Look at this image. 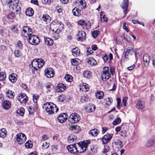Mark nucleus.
I'll list each match as a JSON object with an SVG mask.
<instances>
[{
	"label": "nucleus",
	"instance_id": "052dcab7",
	"mask_svg": "<svg viewBox=\"0 0 155 155\" xmlns=\"http://www.w3.org/2000/svg\"><path fill=\"white\" fill-rule=\"evenodd\" d=\"M83 87L86 89V91H87L89 89V86L88 84L86 83H84L83 84Z\"/></svg>",
	"mask_w": 155,
	"mask_h": 155
},
{
	"label": "nucleus",
	"instance_id": "aec40b11",
	"mask_svg": "<svg viewBox=\"0 0 155 155\" xmlns=\"http://www.w3.org/2000/svg\"><path fill=\"white\" fill-rule=\"evenodd\" d=\"M70 129L75 133H78L81 130L80 127L78 125H71L70 127Z\"/></svg>",
	"mask_w": 155,
	"mask_h": 155
},
{
	"label": "nucleus",
	"instance_id": "c756f323",
	"mask_svg": "<svg viewBox=\"0 0 155 155\" xmlns=\"http://www.w3.org/2000/svg\"><path fill=\"white\" fill-rule=\"evenodd\" d=\"M42 19L44 21L47 22L46 23L50 22L51 21L50 16L46 14L43 15Z\"/></svg>",
	"mask_w": 155,
	"mask_h": 155
},
{
	"label": "nucleus",
	"instance_id": "864d4df0",
	"mask_svg": "<svg viewBox=\"0 0 155 155\" xmlns=\"http://www.w3.org/2000/svg\"><path fill=\"white\" fill-rule=\"evenodd\" d=\"M99 34V31L97 30L94 31L92 33L93 37L94 38H96Z\"/></svg>",
	"mask_w": 155,
	"mask_h": 155
},
{
	"label": "nucleus",
	"instance_id": "2f4dec72",
	"mask_svg": "<svg viewBox=\"0 0 155 155\" xmlns=\"http://www.w3.org/2000/svg\"><path fill=\"white\" fill-rule=\"evenodd\" d=\"M6 135V130L4 128H2L0 130V137H5Z\"/></svg>",
	"mask_w": 155,
	"mask_h": 155
},
{
	"label": "nucleus",
	"instance_id": "393cba45",
	"mask_svg": "<svg viewBox=\"0 0 155 155\" xmlns=\"http://www.w3.org/2000/svg\"><path fill=\"white\" fill-rule=\"evenodd\" d=\"M104 96V92L101 91H98L95 94V96L97 99L101 100L102 99Z\"/></svg>",
	"mask_w": 155,
	"mask_h": 155
},
{
	"label": "nucleus",
	"instance_id": "8fccbe9b",
	"mask_svg": "<svg viewBox=\"0 0 155 155\" xmlns=\"http://www.w3.org/2000/svg\"><path fill=\"white\" fill-rule=\"evenodd\" d=\"M15 13L13 12H10L7 15V17L8 18L13 19L15 17Z\"/></svg>",
	"mask_w": 155,
	"mask_h": 155
},
{
	"label": "nucleus",
	"instance_id": "0e129e2a",
	"mask_svg": "<svg viewBox=\"0 0 155 155\" xmlns=\"http://www.w3.org/2000/svg\"><path fill=\"white\" fill-rule=\"evenodd\" d=\"M93 52L92 50L90 48H88L86 52L87 55H89L92 54Z\"/></svg>",
	"mask_w": 155,
	"mask_h": 155
},
{
	"label": "nucleus",
	"instance_id": "7ed1b4c3",
	"mask_svg": "<svg viewBox=\"0 0 155 155\" xmlns=\"http://www.w3.org/2000/svg\"><path fill=\"white\" fill-rule=\"evenodd\" d=\"M43 108L50 114L57 112L58 110V108L55 104L51 102H47L43 104Z\"/></svg>",
	"mask_w": 155,
	"mask_h": 155
},
{
	"label": "nucleus",
	"instance_id": "6e6552de",
	"mask_svg": "<svg viewBox=\"0 0 155 155\" xmlns=\"http://www.w3.org/2000/svg\"><path fill=\"white\" fill-rule=\"evenodd\" d=\"M16 139L18 143L21 144L24 143L26 139L25 135L23 133H20L16 135Z\"/></svg>",
	"mask_w": 155,
	"mask_h": 155
},
{
	"label": "nucleus",
	"instance_id": "bb28decb",
	"mask_svg": "<svg viewBox=\"0 0 155 155\" xmlns=\"http://www.w3.org/2000/svg\"><path fill=\"white\" fill-rule=\"evenodd\" d=\"M112 143L115 145L118 148H121L123 146L122 142L120 140H115Z\"/></svg>",
	"mask_w": 155,
	"mask_h": 155
},
{
	"label": "nucleus",
	"instance_id": "6ab92c4d",
	"mask_svg": "<svg viewBox=\"0 0 155 155\" xmlns=\"http://www.w3.org/2000/svg\"><path fill=\"white\" fill-rule=\"evenodd\" d=\"M66 89V86L63 84H60L57 87L56 90L58 92L63 91Z\"/></svg>",
	"mask_w": 155,
	"mask_h": 155
},
{
	"label": "nucleus",
	"instance_id": "a878e982",
	"mask_svg": "<svg viewBox=\"0 0 155 155\" xmlns=\"http://www.w3.org/2000/svg\"><path fill=\"white\" fill-rule=\"evenodd\" d=\"M72 13L75 16H79L81 15V11L77 8H74L72 9Z\"/></svg>",
	"mask_w": 155,
	"mask_h": 155
},
{
	"label": "nucleus",
	"instance_id": "de8ad7c7",
	"mask_svg": "<svg viewBox=\"0 0 155 155\" xmlns=\"http://www.w3.org/2000/svg\"><path fill=\"white\" fill-rule=\"evenodd\" d=\"M91 27V24L89 22H86L84 25L83 27L84 29L88 30Z\"/></svg>",
	"mask_w": 155,
	"mask_h": 155
},
{
	"label": "nucleus",
	"instance_id": "e2e57ef3",
	"mask_svg": "<svg viewBox=\"0 0 155 155\" xmlns=\"http://www.w3.org/2000/svg\"><path fill=\"white\" fill-rule=\"evenodd\" d=\"M52 0H42V2L45 4H50L52 2Z\"/></svg>",
	"mask_w": 155,
	"mask_h": 155
},
{
	"label": "nucleus",
	"instance_id": "2eb2a0df",
	"mask_svg": "<svg viewBox=\"0 0 155 155\" xmlns=\"http://www.w3.org/2000/svg\"><path fill=\"white\" fill-rule=\"evenodd\" d=\"M128 0H124L122 6V8L123 10L124 14L126 15L127 12V9L129 5Z\"/></svg>",
	"mask_w": 155,
	"mask_h": 155
},
{
	"label": "nucleus",
	"instance_id": "774afa93",
	"mask_svg": "<svg viewBox=\"0 0 155 155\" xmlns=\"http://www.w3.org/2000/svg\"><path fill=\"white\" fill-rule=\"evenodd\" d=\"M120 135L123 137H125L127 135V131L125 130H122L120 132Z\"/></svg>",
	"mask_w": 155,
	"mask_h": 155
},
{
	"label": "nucleus",
	"instance_id": "5701e85b",
	"mask_svg": "<svg viewBox=\"0 0 155 155\" xmlns=\"http://www.w3.org/2000/svg\"><path fill=\"white\" fill-rule=\"evenodd\" d=\"M136 108L139 110H142L144 108V105L143 104L142 101L139 100L136 105Z\"/></svg>",
	"mask_w": 155,
	"mask_h": 155
},
{
	"label": "nucleus",
	"instance_id": "473e14b6",
	"mask_svg": "<svg viewBox=\"0 0 155 155\" xmlns=\"http://www.w3.org/2000/svg\"><path fill=\"white\" fill-rule=\"evenodd\" d=\"M83 75L85 78L88 79L90 78L91 76V73L88 71H84Z\"/></svg>",
	"mask_w": 155,
	"mask_h": 155
},
{
	"label": "nucleus",
	"instance_id": "a18cd8bd",
	"mask_svg": "<svg viewBox=\"0 0 155 155\" xmlns=\"http://www.w3.org/2000/svg\"><path fill=\"white\" fill-rule=\"evenodd\" d=\"M25 146L27 148H31L33 146V144L31 141H28L25 143Z\"/></svg>",
	"mask_w": 155,
	"mask_h": 155
},
{
	"label": "nucleus",
	"instance_id": "f03ea898",
	"mask_svg": "<svg viewBox=\"0 0 155 155\" xmlns=\"http://www.w3.org/2000/svg\"><path fill=\"white\" fill-rule=\"evenodd\" d=\"M50 28L51 30L54 32V35L55 38H58L59 37V33L64 28V25L61 22L56 20L51 23Z\"/></svg>",
	"mask_w": 155,
	"mask_h": 155
},
{
	"label": "nucleus",
	"instance_id": "a19ab883",
	"mask_svg": "<svg viewBox=\"0 0 155 155\" xmlns=\"http://www.w3.org/2000/svg\"><path fill=\"white\" fill-rule=\"evenodd\" d=\"M64 78L66 81L68 82H71L72 81V77L69 74L66 75Z\"/></svg>",
	"mask_w": 155,
	"mask_h": 155
},
{
	"label": "nucleus",
	"instance_id": "20e7f679",
	"mask_svg": "<svg viewBox=\"0 0 155 155\" xmlns=\"http://www.w3.org/2000/svg\"><path fill=\"white\" fill-rule=\"evenodd\" d=\"M8 4L9 5V7L15 11L17 13L21 12V9L19 5L18 0H10Z\"/></svg>",
	"mask_w": 155,
	"mask_h": 155
},
{
	"label": "nucleus",
	"instance_id": "a211bd4d",
	"mask_svg": "<svg viewBox=\"0 0 155 155\" xmlns=\"http://www.w3.org/2000/svg\"><path fill=\"white\" fill-rule=\"evenodd\" d=\"M134 50L131 47H128L126 50V52L125 54V57L126 58H128V54L132 55L133 54Z\"/></svg>",
	"mask_w": 155,
	"mask_h": 155
},
{
	"label": "nucleus",
	"instance_id": "37998d69",
	"mask_svg": "<svg viewBox=\"0 0 155 155\" xmlns=\"http://www.w3.org/2000/svg\"><path fill=\"white\" fill-rule=\"evenodd\" d=\"M121 121L120 118L117 117L113 122V124L114 125H116L119 124Z\"/></svg>",
	"mask_w": 155,
	"mask_h": 155
},
{
	"label": "nucleus",
	"instance_id": "0eeeda50",
	"mask_svg": "<svg viewBox=\"0 0 155 155\" xmlns=\"http://www.w3.org/2000/svg\"><path fill=\"white\" fill-rule=\"evenodd\" d=\"M28 41L30 44L34 45H37L40 42L38 36L32 35L29 37Z\"/></svg>",
	"mask_w": 155,
	"mask_h": 155
},
{
	"label": "nucleus",
	"instance_id": "5fc2aeb1",
	"mask_svg": "<svg viewBox=\"0 0 155 155\" xmlns=\"http://www.w3.org/2000/svg\"><path fill=\"white\" fill-rule=\"evenodd\" d=\"M33 101L35 103H37L39 97L38 95L34 94L33 95Z\"/></svg>",
	"mask_w": 155,
	"mask_h": 155
},
{
	"label": "nucleus",
	"instance_id": "7c9ffc66",
	"mask_svg": "<svg viewBox=\"0 0 155 155\" xmlns=\"http://www.w3.org/2000/svg\"><path fill=\"white\" fill-rule=\"evenodd\" d=\"M3 105L5 109L7 110L10 108L11 104L9 101H4L3 103Z\"/></svg>",
	"mask_w": 155,
	"mask_h": 155
},
{
	"label": "nucleus",
	"instance_id": "69168bd1",
	"mask_svg": "<svg viewBox=\"0 0 155 155\" xmlns=\"http://www.w3.org/2000/svg\"><path fill=\"white\" fill-rule=\"evenodd\" d=\"M28 111L29 112L30 114L32 115L33 114L34 112V110L31 107H29L28 109Z\"/></svg>",
	"mask_w": 155,
	"mask_h": 155
},
{
	"label": "nucleus",
	"instance_id": "4468645a",
	"mask_svg": "<svg viewBox=\"0 0 155 155\" xmlns=\"http://www.w3.org/2000/svg\"><path fill=\"white\" fill-rule=\"evenodd\" d=\"M68 118L67 114L66 113L61 114L58 117V121L61 123L65 122Z\"/></svg>",
	"mask_w": 155,
	"mask_h": 155
},
{
	"label": "nucleus",
	"instance_id": "e433bc0d",
	"mask_svg": "<svg viewBox=\"0 0 155 155\" xmlns=\"http://www.w3.org/2000/svg\"><path fill=\"white\" fill-rule=\"evenodd\" d=\"M25 110L23 107H21L18 109L17 110V113L21 116H23L25 113Z\"/></svg>",
	"mask_w": 155,
	"mask_h": 155
},
{
	"label": "nucleus",
	"instance_id": "09e8293b",
	"mask_svg": "<svg viewBox=\"0 0 155 155\" xmlns=\"http://www.w3.org/2000/svg\"><path fill=\"white\" fill-rule=\"evenodd\" d=\"M154 143V141L152 140H148L146 145V146L147 147H149L152 146Z\"/></svg>",
	"mask_w": 155,
	"mask_h": 155
},
{
	"label": "nucleus",
	"instance_id": "6e6d98bb",
	"mask_svg": "<svg viewBox=\"0 0 155 155\" xmlns=\"http://www.w3.org/2000/svg\"><path fill=\"white\" fill-rule=\"evenodd\" d=\"M151 60L152 61L153 67L155 68V55L154 54H152L151 55Z\"/></svg>",
	"mask_w": 155,
	"mask_h": 155
},
{
	"label": "nucleus",
	"instance_id": "f257e3e1",
	"mask_svg": "<svg viewBox=\"0 0 155 155\" xmlns=\"http://www.w3.org/2000/svg\"><path fill=\"white\" fill-rule=\"evenodd\" d=\"M90 143V141L89 140L86 141H84L81 143H78V145L81 149L80 151L78 150L76 144L68 146L67 149L69 152L73 153L84 152L86 151V148L87 147L88 144Z\"/></svg>",
	"mask_w": 155,
	"mask_h": 155
},
{
	"label": "nucleus",
	"instance_id": "1a4fd4ad",
	"mask_svg": "<svg viewBox=\"0 0 155 155\" xmlns=\"http://www.w3.org/2000/svg\"><path fill=\"white\" fill-rule=\"evenodd\" d=\"M21 34L24 37H29L32 33L31 29L28 26H24L21 31Z\"/></svg>",
	"mask_w": 155,
	"mask_h": 155
},
{
	"label": "nucleus",
	"instance_id": "c03bdc74",
	"mask_svg": "<svg viewBox=\"0 0 155 155\" xmlns=\"http://www.w3.org/2000/svg\"><path fill=\"white\" fill-rule=\"evenodd\" d=\"M80 5H81V8L82 9L84 8L86 6V4L85 0H80L79 1Z\"/></svg>",
	"mask_w": 155,
	"mask_h": 155
},
{
	"label": "nucleus",
	"instance_id": "cd10ccee",
	"mask_svg": "<svg viewBox=\"0 0 155 155\" xmlns=\"http://www.w3.org/2000/svg\"><path fill=\"white\" fill-rule=\"evenodd\" d=\"M25 13L27 15L31 16L34 13V11L32 8H29L26 10Z\"/></svg>",
	"mask_w": 155,
	"mask_h": 155
},
{
	"label": "nucleus",
	"instance_id": "13d9d810",
	"mask_svg": "<svg viewBox=\"0 0 155 155\" xmlns=\"http://www.w3.org/2000/svg\"><path fill=\"white\" fill-rule=\"evenodd\" d=\"M50 143L47 142H45L43 143L42 145V148L43 149H46L48 148L49 146Z\"/></svg>",
	"mask_w": 155,
	"mask_h": 155
},
{
	"label": "nucleus",
	"instance_id": "9b49d317",
	"mask_svg": "<svg viewBox=\"0 0 155 155\" xmlns=\"http://www.w3.org/2000/svg\"><path fill=\"white\" fill-rule=\"evenodd\" d=\"M45 75L48 78H51L54 77V70L51 68L46 69L45 71Z\"/></svg>",
	"mask_w": 155,
	"mask_h": 155
},
{
	"label": "nucleus",
	"instance_id": "dca6fc26",
	"mask_svg": "<svg viewBox=\"0 0 155 155\" xmlns=\"http://www.w3.org/2000/svg\"><path fill=\"white\" fill-rule=\"evenodd\" d=\"M18 100L21 103H25L28 101L27 97L25 93L21 94L18 96Z\"/></svg>",
	"mask_w": 155,
	"mask_h": 155
},
{
	"label": "nucleus",
	"instance_id": "4d7b16f0",
	"mask_svg": "<svg viewBox=\"0 0 155 155\" xmlns=\"http://www.w3.org/2000/svg\"><path fill=\"white\" fill-rule=\"evenodd\" d=\"M127 99L128 97H124L122 99V103L124 107H125L126 106V102Z\"/></svg>",
	"mask_w": 155,
	"mask_h": 155
},
{
	"label": "nucleus",
	"instance_id": "ea45409f",
	"mask_svg": "<svg viewBox=\"0 0 155 155\" xmlns=\"http://www.w3.org/2000/svg\"><path fill=\"white\" fill-rule=\"evenodd\" d=\"M68 139L70 142L71 143L76 139V137L74 135H71L68 137Z\"/></svg>",
	"mask_w": 155,
	"mask_h": 155
},
{
	"label": "nucleus",
	"instance_id": "72a5a7b5",
	"mask_svg": "<svg viewBox=\"0 0 155 155\" xmlns=\"http://www.w3.org/2000/svg\"><path fill=\"white\" fill-rule=\"evenodd\" d=\"M100 16L101 17V20L102 22H106L107 21V19L105 15L103 14V13L101 12L100 13Z\"/></svg>",
	"mask_w": 155,
	"mask_h": 155
},
{
	"label": "nucleus",
	"instance_id": "4c0bfd02",
	"mask_svg": "<svg viewBox=\"0 0 155 155\" xmlns=\"http://www.w3.org/2000/svg\"><path fill=\"white\" fill-rule=\"evenodd\" d=\"M80 100L82 103L87 102L89 101V99L87 95L81 97Z\"/></svg>",
	"mask_w": 155,
	"mask_h": 155
},
{
	"label": "nucleus",
	"instance_id": "603ef678",
	"mask_svg": "<svg viewBox=\"0 0 155 155\" xmlns=\"http://www.w3.org/2000/svg\"><path fill=\"white\" fill-rule=\"evenodd\" d=\"M71 63L74 66H77L78 64V61L77 59L74 58L71 60Z\"/></svg>",
	"mask_w": 155,
	"mask_h": 155
},
{
	"label": "nucleus",
	"instance_id": "f704fd0d",
	"mask_svg": "<svg viewBox=\"0 0 155 155\" xmlns=\"http://www.w3.org/2000/svg\"><path fill=\"white\" fill-rule=\"evenodd\" d=\"M99 133V131L97 129L91 130L90 131V134L91 135L94 136H96Z\"/></svg>",
	"mask_w": 155,
	"mask_h": 155
},
{
	"label": "nucleus",
	"instance_id": "338daca9",
	"mask_svg": "<svg viewBox=\"0 0 155 155\" xmlns=\"http://www.w3.org/2000/svg\"><path fill=\"white\" fill-rule=\"evenodd\" d=\"M22 44L21 41H19L17 42L16 44V47L19 48H21L22 47Z\"/></svg>",
	"mask_w": 155,
	"mask_h": 155
},
{
	"label": "nucleus",
	"instance_id": "4be33fe9",
	"mask_svg": "<svg viewBox=\"0 0 155 155\" xmlns=\"http://www.w3.org/2000/svg\"><path fill=\"white\" fill-rule=\"evenodd\" d=\"M9 79L12 83H15L17 80V75L15 73H12L10 74Z\"/></svg>",
	"mask_w": 155,
	"mask_h": 155
},
{
	"label": "nucleus",
	"instance_id": "ddd939ff",
	"mask_svg": "<svg viewBox=\"0 0 155 155\" xmlns=\"http://www.w3.org/2000/svg\"><path fill=\"white\" fill-rule=\"evenodd\" d=\"M113 136L112 134H106L103 137L102 140L103 144H106L111 139Z\"/></svg>",
	"mask_w": 155,
	"mask_h": 155
},
{
	"label": "nucleus",
	"instance_id": "c9c22d12",
	"mask_svg": "<svg viewBox=\"0 0 155 155\" xmlns=\"http://www.w3.org/2000/svg\"><path fill=\"white\" fill-rule=\"evenodd\" d=\"M87 62L91 65H94L96 64V61L92 58H90L87 61Z\"/></svg>",
	"mask_w": 155,
	"mask_h": 155
},
{
	"label": "nucleus",
	"instance_id": "680f3d73",
	"mask_svg": "<svg viewBox=\"0 0 155 155\" xmlns=\"http://www.w3.org/2000/svg\"><path fill=\"white\" fill-rule=\"evenodd\" d=\"M86 22L84 20H80L78 22V25H79L83 27V26H84L85 23H86Z\"/></svg>",
	"mask_w": 155,
	"mask_h": 155
},
{
	"label": "nucleus",
	"instance_id": "58836bf2",
	"mask_svg": "<svg viewBox=\"0 0 155 155\" xmlns=\"http://www.w3.org/2000/svg\"><path fill=\"white\" fill-rule=\"evenodd\" d=\"M105 104L107 106L110 105L112 102V100L111 98L107 97L104 99Z\"/></svg>",
	"mask_w": 155,
	"mask_h": 155
},
{
	"label": "nucleus",
	"instance_id": "423d86ee",
	"mask_svg": "<svg viewBox=\"0 0 155 155\" xmlns=\"http://www.w3.org/2000/svg\"><path fill=\"white\" fill-rule=\"evenodd\" d=\"M80 116L76 113H74L70 115L68 119V121L71 123L75 124L80 120Z\"/></svg>",
	"mask_w": 155,
	"mask_h": 155
},
{
	"label": "nucleus",
	"instance_id": "c85d7f7f",
	"mask_svg": "<svg viewBox=\"0 0 155 155\" xmlns=\"http://www.w3.org/2000/svg\"><path fill=\"white\" fill-rule=\"evenodd\" d=\"M15 95V93L11 90H8L6 93V97L9 98H13Z\"/></svg>",
	"mask_w": 155,
	"mask_h": 155
},
{
	"label": "nucleus",
	"instance_id": "79ce46f5",
	"mask_svg": "<svg viewBox=\"0 0 155 155\" xmlns=\"http://www.w3.org/2000/svg\"><path fill=\"white\" fill-rule=\"evenodd\" d=\"M14 54L15 56L16 57H20L21 55V51L18 50H15Z\"/></svg>",
	"mask_w": 155,
	"mask_h": 155
},
{
	"label": "nucleus",
	"instance_id": "f3484780",
	"mask_svg": "<svg viewBox=\"0 0 155 155\" xmlns=\"http://www.w3.org/2000/svg\"><path fill=\"white\" fill-rule=\"evenodd\" d=\"M150 60H151V56H150L147 54H145L144 55L143 61L145 67L148 66Z\"/></svg>",
	"mask_w": 155,
	"mask_h": 155
},
{
	"label": "nucleus",
	"instance_id": "49530a36",
	"mask_svg": "<svg viewBox=\"0 0 155 155\" xmlns=\"http://www.w3.org/2000/svg\"><path fill=\"white\" fill-rule=\"evenodd\" d=\"M54 87L53 85L50 84H48L46 86V88L48 92H50L51 90H53L54 88Z\"/></svg>",
	"mask_w": 155,
	"mask_h": 155
},
{
	"label": "nucleus",
	"instance_id": "f8f14e48",
	"mask_svg": "<svg viewBox=\"0 0 155 155\" xmlns=\"http://www.w3.org/2000/svg\"><path fill=\"white\" fill-rule=\"evenodd\" d=\"M77 38L78 41H83L86 37V33L83 31H79L77 34Z\"/></svg>",
	"mask_w": 155,
	"mask_h": 155
},
{
	"label": "nucleus",
	"instance_id": "9d476101",
	"mask_svg": "<svg viewBox=\"0 0 155 155\" xmlns=\"http://www.w3.org/2000/svg\"><path fill=\"white\" fill-rule=\"evenodd\" d=\"M110 77V74L109 72L108 67H105L101 75L102 80L104 81H106L108 80Z\"/></svg>",
	"mask_w": 155,
	"mask_h": 155
},
{
	"label": "nucleus",
	"instance_id": "b1692460",
	"mask_svg": "<svg viewBox=\"0 0 155 155\" xmlns=\"http://www.w3.org/2000/svg\"><path fill=\"white\" fill-rule=\"evenodd\" d=\"M44 40L45 45L47 46H51L53 44V41L49 38H45Z\"/></svg>",
	"mask_w": 155,
	"mask_h": 155
},
{
	"label": "nucleus",
	"instance_id": "39448f33",
	"mask_svg": "<svg viewBox=\"0 0 155 155\" xmlns=\"http://www.w3.org/2000/svg\"><path fill=\"white\" fill-rule=\"evenodd\" d=\"M45 62L43 60H35L31 62L33 70L37 71L41 68L44 64Z\"/></svg>",
	"mask_w": 155,
	"mask_h": 155
},
{
	"label": "nucleus",
	"instance_id": "412c9836",
	"mask_svg": "<svg viewBox=\"0 0 155 155\" xmlns=\"http://www.w3.org/2000/svg\"><path fill=\"white\" fill-rule=\"evenodd\" d=\"M72 54L75 57H77L79 55L80 53V49L76 47L73 49L72 50Z\"/></svg>",
	"mask_w": 155,
	"mask_h": 155
},
{
	"label": "nucleus",
	"instance_id": "bf43d9fd",
	"mask_svg": "<svg viewBox=\"0 0 155 155\" xmlns=\"http://www.w3.org/2000/svg\"><path fill=\"white\" fill-rule=\"evenodd\" d=\"M56 9L59 13L61 12L63 10V8L59 5H58L56 7Z\"/></svg>",
	"mask_w": 155,
	"mask_h": 155
},
{
	"label": "nucleus",
	"instance_id": "3c124183",
	"mask_svg": "<svg viewBox=\"0 0 155 155\" xmlns=\"http://www.w3.org/2000/svg\"><path fill=\"white\" fill-rule=\"evenodd\" d=\"M6 77V74L5 72L0 73V81L4 80L5 79Z\"/></svg>",
	"mask_w": 155,
	"mask_h": 155
}]
</instances>
